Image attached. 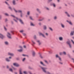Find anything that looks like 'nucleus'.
<instances>
[{
    "mask_svg": "<svg viewBox=\"0 0 74 74\" xmlns=\"http://www.w3.org/2000/svg\"><path fill=\"white\" fill-rule=\"evenodd\" d=\"M39 67H40V68L41 69L42 71H43L44 73H46V74H51V73L50 72H47V71H46V70L48 69V68H47L43 67L40 65H39Z\"/></svg>",
    "mask_w": 74,
    "mask_h": 74,
    "instance_id": "f257e3e1",
    "label": "nucleus"
},
{
    "mask_svg": "<svg viewBox=\"0 0 74 74\" xmlns=\"http://www.w3.org/2000/svg\"><path fill=\"white\" fill-rule=\"evenodd\" d=\"M55 57L56 58H58V60H59V61L58 62L60 64H63V62H61L62 61V58H61L60 57V56H59L58 54H56L55 55Z\"/></svg>",
    "mask_w": 74,
    "mask_h": 74,
    "instance_id": "f03ea898",
    "label": "nucleus"
},
{
    "mask_svg": "<svg viewBox=\"0 0 74 74\" xmlns=\"http://www.w3.org/2000/svg\"><path fill=\"white\" fill-rule=\"evenodd\" d=\"M13 9L16 13H17V12H18V13H20V14L22 13V11L21 10H19L17 11L16 10H15V9L14 8H13Z\"/></svg>",
    "mask_w": 74,
    "mask_h": 74,
    "instance_id": "7ed1b4c3",
    "label": "nucleus"
},
{
    "mask_svg": "<svg viewBox=\"0 0 74 74\" xmlns=\"http://www.w3.org/2000/svg\"><path fill=\"white\" fill-rule=\"evenodd\" d=\"M66 44L68 45L70 48H71V42L70 41V40H69L68 41H67L66 42Z\"/></svg>",
    "mask_w": 74,
    "mask_h": 74,
    "instance_id": "20e7f679",
    "label": "nucleus"
},
{
    "mask_svg": "<svg viewBox=\"0 0 74 74\" xmlns=\"http://www.w3.org/2000/svg\"><path fill=\"white\" fill-rule=\"evenodd\" d=\"M7 34L8 35H7V36L8 38L10 39H11L12 38H11V34H10V33L9 32H8Z\"/></svg>",
    "mask_w": 74,
    "mask_h": 74,
    "instance_id": "39448f33",
    "label": "nucleus"
},
{
    "mask_svg": "<svg viewBox=\"0 0 74 74\" xmlns=\"http://www.w3.org/2000/svg\"><path fill=\"white\" fill-rule=\"evenodd\" d=\"M13 65H14V66H16V67H19V66H20V65H19V64L16 63H13Z\"/></svg>",
    "mask_w": 74,
    "mask_h": 74,
    "instance_id": "423d86ee",
    "label": "nucleus"
},
{
    "mask_svg": "<svg viewBox=\"0 0 74 74\" xmlns=\"http://www.w3.org/2000/svg\"><path fill=\"white\" fill-rule=\"evenodd\" d=\"M39 36H42V37H43L44 38H46V37L45 36L44 34L42 33L39 32Z\"/></svg>",
    "mask_w": 74,
    "mask_h": 74,
    "instance_id": "0eeeda50",
    "label": "nucleus"
},
{
    "mask_svg": "<svg viewBox=\"0 0 74 74\" xmlns=\"http://www.w3.org/2000/svg\"><path fill=\"white\" fill-rule=\"evenodd\" d=\"M40 64L41 65H42V66H45V67H47V66L46 64H45L42 61L40 62Z\"/></svg>",
    "mask_w": 74,
    "mask_h": 74,
    "instance_id": "6e6552de",
    "label": "nucleus"
},
{
    "mask_svg": "<svg viewBox=\"0 0 74 74\" xmlns=\"http://www.w3.org/2000/svg\"><path fill=\"white\" fill-rule=\"evenodd\" d=\"M66 22L68 23H69V25H73V24L72 23H71V20H69V21L67 20Z\"/></svg>",
    "mask_w": 74,
    "mask_h": 74,
    "instance_id": "1a4fd4ad",
    "label": "nucleus"
},
{
    "mask_svg": "<svg viewBox=\"0 0 74 74\" xmlns=\"http://www.w3.org/2000/svg\"><path fill=\"white\" fill-rule=\"evenodd\" d=\"M0 36H1V38L2 40L3 39H4V38L5 37V36H4L3 35L1 34H0Z\"/></svg>",
    "mask_w": 74,
    "mask_h": 74,
    "instance_id": "9d476101",
    "label": "nucleus"
},
{
    "mask_svg": "<svg viewBox=\"0 0 74 74\" xmlns=\"http://www.w3.org/2000/svg\"><path fill=\"white\" fill-rule=\"evenodd\" d=\"M43 29L44 30H46L47 29V27L46 25H43Z\"/></svg>",
    "mask_w": 74,
    "mask_h": 74,
    "instance_id": "9b49d317",
    "label": "nucleus"
},
{
    "mask_svg": "<svg viewBox=\"0 0 74 74\" xmlns=\"http://www.w3.org/2000/svg\"><path fill=\"white\" fill-rule=\"evenodd\" d=\"M60 25L62 28H63V29H64V28L65 27V26H64V25L62 23H60Z\"/></svg>",
    "mask_w": 74,
    "mask_h": 74,
    "instance_id": "f8f14e48",
    "label": "nucleus"
},
{
    "mask_svg": "<svg viewBox=\"0 0 74 74\" xmlns=\"http://www.w3.org/2000/svg\"><path fill=\"white\" fill-rule=\"evenodd\" d=\"M65 14L67 16H68V17H70V14L68 13V12H65Z\"/></svg>",
    "mask_w": 74,
    "mask_h": 74,
    "instance_id": "ddd939ff",
    "label": "nucleus"
},
{
    "mask_svg": "<svg viewBox=\"0 0 74 74\" xmlns=\"http://www.w3.org/2000/svg\"><path fill=\"white\" fill-rule=\"evenodd\" d=\"M36 10L37 12H38V13H39V14L41 13V11H40V10L39 9L37 8L36 9Z\"/></svg>",
    "mask_w": 74,
    "mask_h": 74,
    "instance_id": "4468645a",
    "label": "nucleus"
},
{
    "mask_svg": "<svg viewBox=\"0 0 74 74\" xmlns=\"http://www.w3.org/2000/svg\"><path fill=\"white\" fill-rule=\"evenodd\" d=\"M11 16H12V17H13V18H16L17 20H19V18H18L17 17H16L14 15H11Z\"/></svg>",
    "mask_w": 74,
    "mask_h": 74,
    "instance_id": "2eb2a0df",
    "label": "nucleus"
},
{
    "mask_svg": "<svg viewBox=\"0 0 74 74\" xmlns=\"http://www.w3.org/2000/svg\"><path fill=\"white\" fill-rule=\"evenodd\" d=\"M70 36H74V32L73 31H71V33H70Z\"/></svg>",
    "mask_w": 74,
    "mask_h": 74,
    "instance_id": "dca6fc26",
    "label": "nucleus"
},
{
    "mask_svg": "<svg viewBox=\"0 0 74 74\" xmlns=\"http://www.w3.org/2000/svg\"><path fill=\"white\" fill-rule=\"evenodd\" d=\"M8 55H10V56H14V54L13 53H8Z\"/></svg>",
    "mask_w": 74,
    "mask_h": 74,
    "instance_id": "f3484780",
    "label": "nucleus"
},
{
    "mask_svg": "<svg viewBox=\"0 0 74 74\" xmlns=\"http://www.w3.org/2000/svg\"><path fill=\"white\" fill-rule=\"evenodd\" d=\"M58 38L60 41H63V37H59Z\"/></svg>",
    "mask_w": 74,
    "mask_h": 74,
    "instance_id": "a211bd4d",
    "label": "nucleus"
},
{
    "mask_svg": "<svg viewBox=\"0 0 74 74\" xmlns=\"http://www.w3.org/2000/svg\"><path fill=\"white\" fill-rule=\"evenodd\" d=\"M18 20L20 22V23H21V24H24V23H23V21H22V20L21 19H18Z\"/></svg>",
    "mask_w": 74,
    "mask_h": 74,
    "instance_id": "6ab92c4d",
    "label": "nucleus"
},
{
    "mask_svg": "<svg viewBox=\"0 0 74 74\" xmlns=\"http://www.w3.org/2000/svg\"><path fill=\"white\" fill-rule=\"evenodd\" d=\"M50 5H53L54 7H56V5L54 3H51Z\"/></svg>",
    "mask_w": 74,
    "mask_h": 74,
    "instance_id": "aec40b11",
    "label": "nucleus"
},
{
    "mask_svg": "<svg viewBox=\"0 0 74 74\" xmlns=\"http://www.w3.org/2000/svg\"><path fill=\"white\" fill-rule=\"evenodd\" d=\"M17 51L19 52H23V49H20L17 50Z\"/></svg>",
    "mask_w": 74,
    "mask_h": 74,
    "instance_id": "412c9836",
    "label": "nucleus"
},
{
    "mask_svg": "<svg viewBox=\"0 0 74 74\" xmlns=\"http://www.w3.org/2000/svg\"><path fill=\"white\" fill-rule=\"evenodd\" d=\"M32 53L33 56L34 57L35 56V55L36 54V53H35V52L34 51H33L32 52Z\"/></svg>",
    "mask_w": 74,
    "mask_h": 74,
    "instance_id": "4be33fe9",
    "label": "nucleus"
},
{
    "mask_svg": "<svg viewBox=\"0 0 74 74\" xmlns=\"http://www.w3.org/2000/svg\"><path fill=\"white\" fill-rule=\"evenodd\" d=\"M5 60L6 62H10V60H9L8 59V58H6L5 59Z\"/></svg>",
    "mask_w": 74,
    "mask_h": 74,
    "instance_id": "5701e85b",
    "label": "nucleus"
},
{
    "mask_svg": "<svg viewBox=\"0 0 74 74\" xmlns=\"http://www.w3.org/2000/svg\"><path fill=\"white\" fill-rule=\"evenodd\" d=\"M12 3H13V5H16V2L15 1V0H13V1Z\"/></svg>",
    "mask_w": 74,
    "mask_h": 74,
    "instance_id": "b1692460",
    "label": "nucleus"
},
{
    "mask_svg": "<svg viewBox=\"0 0 74 74\" xmlns=\"http://www.w3.org/2000/svg\"><path fill=\"white\" fill-rule=\"evenodd\" d=\"M30 26H34L35 25L34 24H33V23H32V22H30Z\"/></svg>",
    "mask_w": 74,
    "mask_h": 74,
    "instance_id": "393cba45",
    "label": "nucleus"
},
{
    "mask_svg": "<svg viewBox=\"0 0 74 74\" xmlns=\"http://www.w3.org/2000/svg\"><path fill=\"white\" fill-rule=\"evenodd\" d=\"M45 8L46 9V10L47 11H50V9H49V8H48L47 7H45Z\"/></svg>",
    "mask_w": 74,
    "mask_h": 74,
    "instance_id": "a878e982",
    "label": "nucleus"
},
{
    "mask_svg": "<svg viewBox=\"0 0 74 74\" xmlns=\"http://www.w3.org/2000/svg\"><path fill=\"white\" fill-rule=\"evenodd\" d=\"M37 42L39 43V45H40L41 44V42H40V40H37Z\"/></svg>",
    "mask_w": 74,
    "mask_h": 74,
    "instance_id": "bb28decb",
    "label": "nucleus"
},
{
    "mask_svg": "<svg viewBox=\"0 0 74 74\" xmlns=\"http://www.w3.org/2000/svg\"><path fill=\"white\" fill-rule=\"evenodd\" d=\"M28 69H29V70H33V68L30 66H28Z\"/></svg>",
    "mask_w": 74,
    "mask_h": 74,
    "instance_id": "cd10ccee",
    "label": "nucleus"
},
{
    "mask_svg": "<svg viewBox=\"0 0 74 74\" xmlns=\"http://www.w3.org/2000/svg\"><path fill=\"white\" fill-rule=\"evenodd\" d=\"M4 15H5V16H9V14H8L7 13H5Z\"/></svg>",
    "mask_w": 74,
    "mask_h": 74,
    "instance_id": "c85d7f7f",
    "label": "nucleus"
},
{
    "mask_svg": "<svg viewBox=\"0 0 74 74\" xmlns=\"http://www.w3.org/2000/svg\"><path fill=\"white\" fill-rule=\"evenodd\" d=\"M53 19L54 20H56L57 19V16H55L53 17Z\"/></svg>",
    "mask_w": 74,
    "mask_h": 74,
    "instance_id": "c756f323",
    "label": "nucleus"
},
{
    "mask_svg": "<svg viewBox=\"0 0 74 74\" xmlns=\"http://www.w3.org/2000/svg\"><path fill=\"white\" fill-rule=\"evenodd\" d=\"M8 8L9 9V10H10L11 11H12V8L11 6H9L8 7Z\"/></svg>",
    "mask_w": 74,
    "mask_h": 74,
    "instance_id": "7c9ffc66",
    "label": "nucleus"
},
{
    "mask_svg": "<svg viewBox=\"0 0 74 74\" xmlns=\"http://www.w3.org/2000/svg\"><path fill=\"white\" fill-rule=\"evenodd\" d=\"M49 29L50 31H51V32H52L53 31V29H52V28L51 27H49Z\"/></svg>",
    "mask_w": 74,
    "mask_h": 74,
    "instance_id": "2f4dec72",
    "label": "nucleus"
},
{
    "mask_svg": "<svg viewBox=\"0 0 74 74\" xmlns=\"http://www.w3.org/2000/svg\"><path fill=\"white\" fill-rule=\"evenodd\" d=\"M29 19H31V20H32V21H34V19H33V18H32V17L31 16H30L29 17Z\"/></svg>",
    "mask_w": 74,
    "mask_h": 74,
    "instance_id": "473e14b6",
    "label": "nucleus"
},
{
    "mask_svg": "<svg viewBox=\"0 0 74 74\" xmlns=\"http://www.w3.org/2000/svg\"><path fill=\"white\" fill-rule=\"evenodd\" d=\"M44 18H43L41 19L38 20V21H44Z\"/></svg>",
    "mask_w": 74,
    "mask_h": 74,
    "instance_id": "72a5a7b5",
    "label": "nucleus"
},
{
    "mask_svg": "<svg viewBox=\"0 0 74 74\" xmlns=\"http://www.w3.org/2000/svg\"><path fill=\"white\" fill-rule=\"evenodd\" d=\"M5 45H8V42L7 41H6L5 42Z\"/></svg>",
    "mask_w": 74,
    "mask_h": 74,
    "instance_id": "f704fd0d",
    "label": "nucleus"
},
{
    "mask_svg": "<svg viewBox=\"0 0 74 74\" xmlns=\"http://www.w3.org/2000/svg\"><path fill=\"white\" fill-rule=\"evenodd\" d=\"M39 57L41 59H43V57L41 55V54H40Z\"/></svg>",
    "mask_w": 74,
    "mask_h": 74,
    "instance_id": "c9c22d12",
    "label": "nucleus"
},
{
    "mask_svg": "<svg viewBox=\"0 0 74 74\" xmlns=\"http://www.w3.org/2000/svg\"><path fill=\"white\" fill-rule=\"evenodd\" d=\"M9 71L11 72H13V70H12V69L10 68L9 69Z\"/></svg>",
    "mask_w": 74,
    "mask_h": 74,
    "instance_id": "e433bc0d",
    "label": "nucleus"
},
{
    "mask_svg": "<svg viewBox=\"0 0 74 74\" xmlns=\"http://www.w3.org/2000/svg\"><path fill=\"white\" fill-rule=\"evenodd\" d=\"M22 69H20L19 70V74H22Z\"/></svg>",
    "mask_w": 74,
    "mask_h": 74,
    "instance_id": "4c0bfd02",
    "label": "nucleus"
},
{
    "mask_svg": "<svg viewBox=\"0 0 74 74\" xmlns=\"http://www.w3.org/2000/svg\"><path fill=\"white\" fill-rule=\"evenodd\" d=\"M20 17L22 18L23 17V13H22L20 14Z\"/></svg>",
    "mask_w": 74,
    "mask_h": 74,
    "instance_id": "58836bf2",
    "label": "nucleus"
},
{
    "mask_svg": "<svg viewBox=\"0 0 74 74\" xmlns=\"http://www.w3.org/2000/svg\"><path fill=\"white\" fill-rule=\"evenodd\" d=\"M62 53H63V54L64 55H66V52L63 51Z\"/></svg>",
    "mask_w": 74,
    "mask_h": 74,
    "instance_id": "ea45409f",
    "label": "nucleus"
},
{
    "mask_svg": "<svg viewBox=\"0 0 74 74\" xmlns=\"http://www.w3.org/2000/svg\"><path fill=\"white\" fill-rule=\"evenodd\" d=\"M19 32L20 33H23V32H24V30H21Z\"/></svg>",
    "mask_w": 74,
    "mask_h": 74,
    "instance_id": "a19ab883",
    "label": "nucleus"
},
{
    "mask_svg": "<svg viewBox=\"0 0 74 74\" xmlns=\"http://www.w3.org/2000/svg\"><path fill=\"white\" fill-rule=\"evenodd\" d=\"M27 14L28 15H30V12L29 11H28L27 12Z\"/></svg>",
    "mask_w": 74,
    "mask_h": 74,
    "instance_id": "79ce46f5",
    "label": "nucleus"
},
{
    "mask_svg": "<svg viewBox=\"0 0 74 74\" xmlns=\"http://www.w3.org/2000/svg\"><path fill=\"white\" fill-rule=\"evenodd\" d=\"M34 38L35 40H36V38H37V37H36V35H34Z\"/></svg>",
    "mask_w": 74,
    "mask_h": 74,
    "instance_id": "37998d69",
    "label": "nucleus"
},
{
    "mask_svg": "<svg viewBox=\"0 0 74 74\" xmlns=\"http://www.w3.org/2000/svg\"><path fill=\"white\" fill-rule=\"evenodd\" d=\"M23 73L24 74H27V72L26 71H24Z\"/></svg>",
    "mask_w": 74,
    "mask_h": 74,
    "instance_id": "c03bdc74",
    "label": "nucleus"
},
{
    "mask_svg": "<svg viewBox=\"0 0 74 74\" xmlns=\"http://www.w3.org/2000/svg\"><path fill=\"white\" fill-rule=\"evenodd\" d=\"M19 48H21V49H23V48L22 47V46H19Z\"/></svg>",
    "mask_w": 74,
    "mask_h": 74,
    "instance_id": "a18cd8bd",
    "label": "nucleus"
},
{
    "mask_svg": "<svg viewBox=\"0 0 74 74\" xmlns=\"http://www.w3.org/2000/svg\"><path fill=\"white\" fill-rule=\"evenodd\" d=\"M22 34H23V36H26V34L25 33H22Z\"/></svg>",
    "mask_w": 74,
    "mask_h": 74,
    "instance_id": "49530a36",
    "label": "nucleus"
},
{
    "mask_svg": "<svg viewBox=\"0 0 74 74\" xmlns=\"http://www.w3.org/2000/svg\"><path fill=\"white\" fill-rule=\"evenodd\" d=\"M26 60V58H24L22 60L23 62H24Z\"/></svg>",
    "mask_w": 74,
    "mask_h": 74,
    "instance_id": "de8ad7c7",
    "label": "nucleus"
},
{
    "mask_svg": "<svg viewBox=\"0 0 74 74\" xmlns=\"http://www.w3.org/2000/svg\"><path fill=\"white\" fill-rule=\"evenodd\" d=\"M3 27H4V29L5 30V31H7V28H5V26H4Z\"/></svg>",
    "mask_w": 74,
    "mask_h": 74,
    "instance_id": "09e8293b",
    "label": "nucleus"
},
{
    "mask_svg": "<svg viewBox=\"0 0 74 74\" xmlns=\"http://www.w3.org/2000/svg\"><path fill=\"white\" fill-rule=\"evenodd\" d=\"M12 68L14 70H16V68H15L13 67H12Z\"/></svg>",
    "mask_w": 74,
    "mask_h": 74,
    "instance_id": "8fccbe9b",
    "label": "nucleus"
},
{
    "mask_svg": "<svg viewBox=\"0 0 74 74\" xmlns=\"http://www.w3.org/2000/svg\"><path fill=\"white\" fill-rule=\"evenodd\" d=\"M71 16L72 17V18H74V14H71Z\"/></svg>",
    "mask_w": 74,
    "mask_h": 74,
    "instance_id": "3c124183",
    "label": "nucleus"
},
{
    "mask_svg": "<svg viewBox=\"0 0 74 74\" xmlns=\"http://www.w3.org/2000/svg\"><path fill=\"white\" fill-rule=\"evenodd\" d=\"M8 19H7V18H5V22H8Z\"/></svg>",
    "mask_w": 74,
    "mask_h": 74,
    "instance_id": "603ef678",
    "label": "nucleus"
},
{
    "mask_svg": "<svg viewBox=\"0 0 74 74\" xmlns=\"http://www.w3.org/2000/svg\"><path fill=\"white\" fill-rule=\"evenodd\" d=\"M5 4H6L7 5H9V4H8V3H7V2L5 1Z\"/></svg>",
    "mask_w": 74,
    "mask_h": 74,
    "instance_id": "864d4df0",
    "label": "nucleus"
},
{
    "mask_svg": "<svg viewBox=\"0 0 74 74\" xmlns=\"http://www.w3.org/2000/svg\"><path fill=\"white\" fill-rule=\"evenodd\" d=\"M44 62H45V63H47V64H49L48 62H47V61L46 60H45L44 61Z\"/></svg>",
    "mask_w": 74,
    "mask_h": 74,
    "instance_id": "5fc2aeb1",
    "label": "nucleus"
},
{
    "mask_svg": "<svg viewBox=\"0 0 74 74\" xmlns=\"http://www.w3.org/2000/svg\"><path fill=\"white\" fill-rule=\"evenodd\" d=\"M11 23H12V25H14V22L12 21H11Z\"/></svg>",
    "mask_w": 74,
    "mask_h": 74,
    "instance_id": "6e6d98bb",
    "label": "nucleus"
},
{
    "mask_svg": "<svg viewBox=\"0 0 74 74\" xmlns=\"http://www.w3.org/2000/svg\"><path fill=\"white\" fill-rule=\"evenodd\" d=\"M2 19V16L1 15H0V20H1Z\"/></svg>",
    "mask_w": 74,
    "mask_h": 74,
    "instance_id": "4d7b16f0",
    "label": "nucleus"
},
{
    "mask_svg": "<svg viewBox=\"0 0 74 74\" xmlns=\"http://www.w3.org/2000/svg\"><path fill=\"white\" fill-rule=\"evenodd\" d=\"M72 42L73 43V44H74V41H73V40H71Z\"/></svg>",
    "mask_w": 74,
    "mask_h": 74,
    "instance_id": "13d9d810",
    "label": "nucleus"
},
{
    "mask_svg": "<svg viewBox=\"0 0 74 74\" xmlns=\"http://www.w3.org/2000/svg\"><path fill=\"white\" fill-rule=\"evenodd\" d=\"M60 55H63V53L62 52H60Z\"/></svg>",
    "mask_w": 74,
    "mask_h": 74,
    "instance_id": "bf43d9fd",
    "label": "nucleus"
},
{
    "mask_svg": "<svg viewBox=\"0 0 74 74\" xmlns=\"http://www.w3.org/2000/svg\"><path fill=\"white\" fill-rule=\"evenodd\" d=\"M16 59L17 60H20V58H17Z\"/></svg>",
    "mask_w": 74,
    "mask_h": 74,
    "instance_id": "052dcab7",
    "label": "nucleus"
},
{
    "mask_svg": "<svg viewBox=\"0 0 74 74\" xmlns=\"http://www.w3.org/2000/svg\"><path fill=\"white\" fill-rule=\"evenodd\" d=\"M32 42H33V44H36V43H35V42L33 41V40H32Z\"/></svg>",
    "mask_w": 74,
    "mask_h": 74,
    "instance_id": "680f3d73",
    "label": "nucleus"
},
{
    "mask_svg": "<svg viewBox=\"0 0 74 74\" xmlns=\"http://www.w3.org/2000/svg\"><path fill=\"white\" fill-rule=\"evenodd\" d=\"M13 20L15 21V22H18V21H17L15 19H13Z\"/></svg>",
    "mask_w": 74,
    "mask_h": 74,
    "instance_id": "e2e57ef3",
    "label": "nucleus"
},
{
    "mask_svg": "<svg viewBox=\"0 0 74 74\" xmlns=\"http://www.w3.org/2000/svg\"><path fill=\"white\" fill-rule=\"evenodd\" d=\"M39 26H41V23H38Z\"/></svg>",
    "mask_w": 74,
    "mask_h": 74,
    "instance_id": "0e129e2a",
    "label": "nucleus"
},
{
    "mask_svg": "<svg viewBox=\"0 0 74 74\" xmlns=\"http://www.w3.org/2000/svg\"><path fill=\"white\" fill-rule=\"evenodd\" d=\"M67 55H68V56L69 58H71V56H70V54H68Z\"/></svg>",
    "mask_w": 74,
    "mask_h": 74,
    "instance_id": "69168bd1",
    "label": "nucleus"
},
{
    "mask_svg": "<svg viewBox=\"0 0 74 74\" xmlns=\"http://www.w3.org/2000/svg\"><path fill=\"white\" fill-rule=\"evenodd\" d=\"M45 34L47 36H48V34L47 33H45Z\"/></svg>",
    "mask_w": 74,
    "mask_h": 74,
    "instance_id": "338daca9",
    "label": "nucleus"
},
{
    "mask_svg": "<svg viewBox=\"0 0 74 74\" xmlns=\"http://www.w3.org/2000/svg\"><path fill=\"white\" fill-rule=\"evenodd\" d=\"M23 56H26V55H25L24 54H23L22 55Z\"/></svg>",
    "mask_w": 74,
    "mask_h": 74,
    "instance_id": "774afa93",
    "label": "nucleus"
}]
</instances>
